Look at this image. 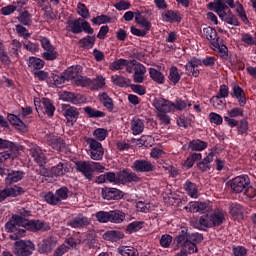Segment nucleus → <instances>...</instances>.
I'll list each match as a JSON object with an SVG mask.
<instances>
[{
    "instance_id": "f257e3e1",
    "label": "nucleus",
    "mask_w": 256,
    "mask_h": 256,
    "mask_svg": "<svg viewBox=\"0 0 256 256\" xmlns=\"http://www.w3.org/2000/svg\"><path fill=\"white\" fill-rule=\"evenodd\" d=\"M6 230L14 233L10 236L11 239L25 237V229L28 231H49L51 226L40 220H27L23 216L13 215L6 223Z\"/></svg>"
},
{
    "instance_id": "f03ea898",
    "label": "nucleus",
    "mask_w": 256,
    "mask_h": 256,
    "mask_svg": "<svg viewBox=\"0 0 256 256\" xmlns=\"http://www.w3.org/2000/svg\"><path fill=\"white\" fill-rule=\"evenodd\" d=\"M224 221L225 211L222 209H216L210 214L201 216L198 220L200 227H207L208 229L219 227V225H223Z\"/></svg>"
},
{
    "instance_id": "7ed1b4c3",
    "label": "nucleus",
    "mask_w": 256,
    "mask_h": 256,
    "mask_svg": "<svg viewBox=\"0 0 256 256\" xmlns=\"http://www.w3.org/2000/svg\"><path fill=\"white\" fill-rule=\"evenodd\" d=\"M75 165L77 171L82 173V175H84L86 179H89V181L93 179V173H95L96 171L99 173H103V171H105V167L97 162L76 161Z\"/></svg>"
},
{
    "instance_id": "20e7f679",
    "label": "nucleus",
    "mask_w": 256,
    "mask_h": 256,
    "mask_svg": "<svg viewBox=\"0 0 256 256\" xmlns=\"http://www.w3.org/2000/svg\"><path fill=\"white\" fill-rule=\"evenodd\" d=\"M0 149L9 150L0 152V161H15L19 157V145L15 142L0 138Z\"/></svg>"
},
{
    "instance_id": "39448f33",
    "label": "nucleus",
    "mask_w": 256,
    "mask_h": 256,
    "mask_svg": "<svg viewBox=\"0 0 256 256\" xmlns=\"http://www.w3.org/2000/svg\"><path fill=\"white\" fill-rule=\"evenodd\" d=\"M69 193V188H67V186H63L57 189L55 193L49 191L44 194V200L48 205H61L63 201H67V199H69Z\"/></svg>"
},
{
    "instance_id": "423d86ee",
    "label": "nucleus",
    "mask_w": 256,
    "mask_h": 256,
    "mask_svg": "<svg viewBox=\"0 0 256 256\" xmlns=\"http://www.w3.org/2000/svg\"><path fill=\"white\" fill-rule=\"evenodd\" d=\"M87 145L90 147V157L94 161H99L103 159L105 150H103V145L101 142L95 140L94 138H88L86 140Z\"/></svg>"
},
{
    "instance_id": "0eeeda50",
    "label": "nucleus",
    "mask_w": 256,
    "mask_h": 256,
    "mask_svg": "<svg viewBox=\"0 0 256 256\" xmlns=\"http://www.w3.org/2000/svg\"><path fill=\"white\" fill-rule=\"evenodd\" d=\"M235 9V0H216L215 2H209L207 9L214 11V13H221V11H227V9Z\"/></svg>"
},
{
    "instance_id": "6e6552de",
    "label": "nucleus",
    "mask_w": 256,
    "mask_h": 256,
    "mask_svg": "<svg viewBox=\"0 0 256 256\" xmlns=\"http://www.w3.org/2000/svg\"><path fill=\"white\" fill-rule=\"evenodd\" d=\"M35 246L31 241L20 240L14 243V255L29 256L33 253Z\"/></svg>"
},
{
    "instance_id": "1a4fd4ad",
    "label": "nucleus",
    "mask_w": 256,
    "mask_h": 256,
    "mask_svg": "<svg viewBox=\"0 0 256 256\" xmlns=\"http://www.w3.org/2000/svg\"><path fill=\"white\" fill-rule=\"evenodd\" d=\"M249 185H251V180L247 175L235 177L230 183V187L234 193H243Z\"/></svg>"
},
{
    "instance_id": "9d476101",
    "label": "nucleus",
    "mask_w": 256,
    "mask_h": 256,
    "mask_svg": "<svg viewBox=\"0 0 256 256\" xmlns=\"http://www.w3.org/2000/svg\"><path fill=\"white\" fill-rule=\"evenodd\" d=\"M34 105L37 113H39V110H44V113L47 114L48 117H53V115H55V105L49 98H42L41 101L35 100Z\"/></svg>"
},
{
    "instance_id": "9b49d317",
    "label": "nucleus",
    "mask_w": 256,
    "mask_h": 256,
    "mask_svg": "<svg viewBox=\"0 0 256 256\" xmlns=\"http://www.w3.org/2000/svg\"><path fill=\"white\" fill-rule=\"evenodd\" d=\"M62 114L67 120V123H70L71 125H75L79 119V110L77 107L71 106L69 104L62 105Z\"/></svg>"
},
{
    "instance_id": "f8f14e48",
    "label": "nucleus",
    "mask_w": 256,
    "mask_h": 256,
    "mask_svg": "<svg viewBox=\"0 0 256 256\" xmlns=\"http://www.w3.org/2000/svg\"><path fill=\"white\" fill-rule=\"evenodd\" d=\"M153 107L159 113H171L173 111V102L162 97L154 98Z\"/></svg>"
},
{
    "instance_id": "ddd939ff",
    "label": "nucleus",
    "mask_w": 256,
    "mask_h": 256,
    "mask_svg": "<svg viewBox=\"0 0 256 256\" xmlns=\"http://www.w3.org/2000/svg\"><path fill=\"white\" fill-rule=\"evenodd\" d=\"M25 190L21 186L14 185L12 187H7L0 191V203H3L7 197H19L23 195Z\"/></svg>"
},
{
    "instance_id": "4468645a",
    "label": "nucleus",
    "mask_w": 256,
    "mask_h": 256,
    "mask_svg": "<svg viewBox=\"0 0 256 256\" xmlns=\"http://www.w3.org/2000/svg\"><path fill=\"white\" fill-rule=\"evenodd\" d=\"M230 95L233 99H237L240 107H245L247 105V95L245 94V90H243L239 84L232 85Z\"/></svg>"
},
{
    "instance_id": "2eb2a0df",
    "label": "nucleus",
    "mask_w": 256,
    "mask_h": 256,
    "mask_svg": "<svg viewBox=\"0 0 256 256\" xmlns=\"http://www.w3.org/2000/svg\"><path fill=\"white\" fill-rule=\"evenodd\" d=\"M176 243L178 247H181V249L186 252V254L189 253V255H193V253H197V244L189 242L185 236H177Z\"/></svg>"
},
{
    "instance_id": "dca6fc26",
    "label": "nucleus",
    "mask_w": 256,
    "mask_h": 256,
    "mask_svg": "<svg viewBox=\"0 0 256 256\" xmlns=\"http://www.w3.org/2000/svg\"><path fill=\"white\" fill-rule=\"evenodd\" d=\"M117 179L119 183L126 185V183H137V181H139V176L129 169H124L117 173Z\"/></svg>"
},
{
    "instance_id": "f3484780",
    "label": "nucleus",
    "mask_w": 256,
    "mask_h": 256,
    "mask_svg": "<svg viewBox=\"0 0 256 256\" xmlns=\"http://www.w3.org/2000/svg\"><path fill=\"white\" fill-rule=\"evenodd\" d=\"M88 225H91V220L83 214H78L68 222V226L72 227V229H83Z\"/></svg>"
},
{
    "instance_id": "a211bd4d",
    "label": "nucleus",
    "mask_w": 256,
    "mask_h": 256,
    "mask_svg": "<svg viewBox=\"0 0 256 256\" xmlns=\"http://www.w3.org/2000/svg\"><path fill=\"white\" fill-rule=\"evenodd\" d=\"M67 82V78L65 77L64 72L63 73H51L47 83L50 87H63L65 83Z\"/></svg>"
},
{
    "instance_id": "6ab92c4d",
    "label": "nucleus",
    "mask_w": 256,
    "mask_h": 256,
    "mask_svg": "<svg viewBox=\"0 0 256 256\" xmlns=\"http://www.w3.org/2000/svg\"><path fill=\"white\" fill-rule=\"evenodd\" d=\"M102 197L106 199V201H117L122 199L123 192L117 188H102Z\"/></svg>"
},
{
    "instance_id": "aec40b11",
    "label": "nucleus",
    "mask_w": 256,
    "mask_h": 256,
    "mask_svg": "<svg viewBox=\"0 0 256 256\" xmlns=\"http://www.w3.org/2000/svg\"><path fill=\"white\" fill-rule=\"evenodd\" d=\"M55 247H57V238L48 237L38 245V250L39 253H51Z\"/></svg>"
},
{
    "instance_id": "412c9836",
    "label": "nucleus",
    "mask_w": 256,
    "mask_h": 256,
    "mask_svg": "<svg viewBox=\"0 0 256 256\" xmlns=\"http://www.w3.org/2000/svg\"><path fill=\"white\" fill-rule=\"evenodd\" d=\"M7 120L15 129L18 131H21L22 133H27L29 131V128H27V124L19 118V116L15 114H8L7 115Z\"/></svg>"
},
{
    "instance_id": "4be33fe9",
    "label": "nucleus",
    "mask_w": 256,
    "mask_h": 256,
    "mask_svg": "<svg viewBox=\"0 0 256 256\" xmlns=\"http://www.w3.org/2000/svg\"><path fill=\"white\" fill-rule=\"evenodd\" d=\"M162 18L164 21H166V23H181V21H183L181 12L174 10H166L164 13H162Z\"/></svg>"
},
{
    "instance_id": "5701e85b",
    "label": "nucleus",
    "mask_w": 256,
    "mask_h": 256,
    "mask_svg": "<svg viewBox=\"0 0 256 256\" xmlns=\"http://www.w3.org/2000/svg\"><path fill=\"white\" fill-rule=\"evenodd\" d=\"M98 100L100 103L109 111V113H113L115 111V103L111 97H109V94L107 92L99 93Z\"/></svg>"
},
{
    "instance_id": "b1692460",
    "label": "nucleus",
    "mask_w": 256,
    "mask_h": 256,
    "mask_svg": "<svg viewBox=\"0 0 256 256\" xmlns=\"http://www.w3.org/2000/svg\"><path fill=\"white\" fill-rule=\"evenodd\" d=\"M82 26H83V18H78L72 21L67 22L66 29L70 33H73L74 35H79V33H82Z\"/></svg>"
},
{
    "instance_id": "393cba45",
    "label": "nucleus",
    "mask_w": 256,
    "mask_h": 256,
    "mask_svg": "<svg viewBox=\"0 0 256 256\" xmlns=\"http://www.w3.org/2000/svg\"><path fill=\"white\" fill-rule=\"evenodd\" d=\"M22 47L23 44L19 40L14 39L8 45V54L14 59H19V53H21Z\"/></svg>"
},
{
    "instance_id": "a878e982",
    "label": "nucleus",
    "mask_w": 256,
    "mask_h": 256,
    "mask_svg": "<svg viewBox=\"0 0 256 256\" xmlns=\"http://www.w3.org/2000/svg\"><path fill=\"white\" fill-rule=\"evenodd\" d=\"M145 73H147V68L143 64H137L134 67L133 81L134 83H143L145 81Z\"/></svg>"
},
{
    "instance_id": "bb28decb",
    "label": "nucleus",
    "mask_w": 256,
    "mask_h": 256,
    "mask_svg": "<svg viewBox=\"0 0 256 256\" xmlns=\"http://www.w3.org/2000/svg\"><path fill=\"white\" fill-rule=\"evenodd\" d=\"M132 169L136 171V173H148L149 171H153L154 167L148 161H136L134 162Z\"/></svg>"
},
{
    "instance_id": "cd10ccee",
    "label": "nucleus",
    "mask_w": 256,
    "mask_h": 256,
    "mask_svg": "<svg viewBox=\"0 0 256 256\" xmlns=\"http://www.w3.org/2000/svg\"><path fill=\"white\" fill-rule=\"evenodd\" d=\"M23 177H25V172L12 170L11 172H8V175L5 178V183L6 185L19 183V181H21Z\"/></svg>"
},
{
    "instance_id": "c85d7f7f",
    "label": "nucleus",
    "mask_w": 256,
    "mask_h": 256,
    "mask_svg": "<svg viewBox=\"0 0 256 256\" xmlns=\"http://www.w3.org/2000/svg\"><path fill=\"white\" fill-rule=\"evenodd\" d=\"M123 237H125V234L117 230H110L103 234V239L105 241H111L112 243H117V241H120Z\"/></svg>"
},
{
    "instance_id": "c756f323",
    "label": "nucleus",
    "mask_w": 256,
    "mask_h": 256,
    "mask_svg": "<svg viewBox=\"0 0 256 256\" xmlns=\"http://www.w3.org/2000/svg\"><path fill=\"white\" fill-rule=\"evenodd\" d=\"M203 33L206 35V39L208 41H211L212 45H214L218 41H221V38L217 34V30L211 26L203 28Z\"/></svg>"
},
{
    "instance_id": "7c9ffc66",
    "label": "nucleus",
    "mask_w": 256,
    "mask_h": 256,
    "mask_svg": "<svg viewBox=\"0 0 256 256\" xmlns=\"http://www.w3.org/2000/svg\"><path fill=\"white\" fill-rule=\"evenodd\" d=\"M209 147V143L200 139H194L188 143V149L191 151H205Z\"/></svg>"
},
{
    "instance_id": "2f4dec72",
    "label": "nucleus",
    "mask_w": 256,
    "mask_h": 256,
    "mask_svg": "<svg viewBox=\"0 0 256 256\" xmlns=\"http://www.w3.org/2000/svg\"><path fill=\"white\" fill-rule=\"evenodd\" d=\"M97 41V37L95 35H87L79 40V45L82 49H93L95 47V43Z\"/></svg>"
},
{
    "instance_id": "473e14b6",
    "label": "nucleus",
    "mask_w": 256,
    "mask_h": 256,
    "mask_svg": "<svg viewBox=\"0 0 256 256\" xmlns=\"http://www.w3.org/2000/svg\"><path fill=\"white\" fill-rule=\"evenodd\" d=\"M79 71H81V66H72L67 68L64 71V77L66 78V81H72L73 83L79 76Z\"/></svg>"
},
{
    "instance_id": "72a5a7b5",
    "label": "nucleus",
    "mask_w": 256,
    "mask_h": 256,
    "mask_svg": "<svg viewBox=\"0 0 256 256\" xmlns=\"http://www.w3.org/2000/svg\"><path fill=\"white\" fill-rule=\"evenodd\" d=\"M190 209L193 213H207L211 208L205 202H190Z\"/></svg>"
},
{
    "instance_id": "f704fd0d",
    "label": "nucleus",
    "mask_w": 256,
    "mask_h": 256,
    "mask_svg": "<svg viewBox=\"0 0 256 256\" xmlns=\"http://www.w3.org/2000/svg\"><path fill=\"white\" fill-rule=\"evenodd\" d=\"M48 145L55 151H61L65 147V140L61 137L52 136L48 139Z\"/></svg>"
},
{
    "instance_id": "c9c22d12",
    "label": "nucleus",
    "mask_w": 256,
    "mask_h": 256,
    "mask_svg": "<svg viewBox=\"0 0 256 256\" xmlns=\"http://www.w3.org/2000/svg\"><path fill=\"white\" fill-rule=\"evenodd\" d=\"M184 189L186 193L192 197V199H197L199 197V190L197 189V184L187 180L184 184Z\"/></svg>"
},
{
    "instance_id": "e433bc0d",
    "label": "nucleus",
    "mask_w": 256,
    "mask_h": 256,
    "mask_svg": "<svg viewBox=\"0 0 256 256\" xmlns=\"http://www.w3.org/2000/svg\"><path fill=\"white\" fill-rule=\"evenodd\" d=\"M145 124L143 123V120L139 118H133L131 120V131L133 132V135H141V132L144 131Z\"/></svg>"
},
{
    "instance_id": "4c0bfd02",
    "label": "nucleus",
    "mask_w": 256,
    "mask_h": 256,
    "mask_svg": "<svg viewBox=\"0 0 256 256\" xmlns=\"http://www.w3.org/2000/svg\"><path fill=\"white\" fill-rule=\"evenodd\" d=\"M111 81L117 87H130V85H131V79L121 76V75L112 76Z\"/></svg>"
},
{
    "instance_id": "58836bf2",
    "label": "nucleus",
    "mask_w": 256,
    "mask_h": 256,
    "mask_svg": "<svg viewBox=\"0 0 256 256\" xmlns=\"http://www.w3.org/2000/svg\"><path fill=\"white\" fill-rule=\"evenodd\" d=\"M28 67L33 69V71H40L45 67V61L41 60L40 58L31 56L28 60Z\"/></svg>"
},
{
    "instance_id": "ea45409f",
    "label": "nucleus",
    "mask_w": 256,
    "mask_h": 256,
    "mask_svg": "<svg viewBox=\"0 0 256 256\" xmlns=\"http://www.w3.org/2000/svg\"><path fill=\"white\" fill-rule=\"evenodd\" d=\"M136 145L138 147L146 148L153 147V145H155V139L153 138V136L143 135L137 140Z\"/></svg>"
},
{
    "instance_id": "a19ab883",
    "label": "nucleus",
    "mask_w": 256,
    "mask_h": 256,
    "mask_svg": "<svg viewBox=\"0 0 256 256\" xmlns=\"http://www.w3.org/2000/svg\"><path fill=\"white\" fill-rule=\"evenodd\" d=\"M212 45L215 47V49H218V55L221 57V59H224L225 61L229 59V48H227L225 44H221V41H218L214 42Z\"/></svg>"
},
{
    "instance_id": "79ce46f5",
    "label": "nucleus",
    "mask_w": 256,
    "mask_h": 256,
    "mask_svg": "<svg viewBox=\"0 0 256 256\" xmlns=\"http://www.w3.org/2000/svg\"><path fill=\"white\" fill-rule=\"evenodd\" d=\"M84 113H86V115L91 119H101L106 115L105 112L92 108L91 106L85 107Z\"/></svg>"
},
{
    "instance_id": "37998d69",
    "label": "nucleus",
    "mask_w": 256,
    "mask_h": 256,
    "mask_svg": "<svg viewBox=\"0 0 256 256\" xmlns=\"http://www.w3.org/2000/svg\"><path fill=\"white\" fill-rule=\"evenodd\" d=\"M168 79H169L170 83H172L174 85H177V83H179V81H181V74H179V68H177V66H172L169 69Z\"/></svg>"
},
{
    "instance_id": "c03bdc74",
    "label": "nucleus",
    "mask_w": 256,
    "mask_h": 256,
    "mask_svg": "<svg viewBox=\"0 0 256 256\" xmlns=\"http://www.w3.org/2000/svg\"><path fill=\"white\" fill-rule=\"evenodd\" d=\"M125 213L120 210L110 211V223H123L125 220Z\"/></svg>"
},
{
    "instance_id": "a18cd8bd",
    "label": "nucleus",
    "mask_w": 256,
    "mask_h": 256,
    "mask_svg": "<svg viewBox=\"0 0 256 256\" xmlns=\"http://www.w3.org/2000/svg\"><path fill=\"white\" fill-rule=\"evenodd\" d=\"M149 75L153 81L156 83H159L160 85H163L165 83V75L161 73V71L155 69V68H150L149 69Z\"/></svg>"
},
{
    "instance_id": "49530a36",
    "label": "nucleus",
    "mask_w": 256,
    "mask_h": 256,
    "mask_svg": "<svg viewBox=\"0 0 256 256\" xmlns=\"http://www.w3.org/2000/svg\"><path fill=\"white\" fill-rule=\"evenodd\" d=\"M30 155L33 157L34 161H45V154L41 147L35 145L30 149Z\"/></svg>"
},
{
    "instance_id": "de8ad7c7",
    "label": "nucleus",
    "mask_w": 256,
    "mask_h": 256,
    "mask_svg": "<svg viewBox=\"0 0 256 256\" xmlns=\"http://www.w3.org/2000/svg\"><path fill=\"white\" fill-rule=\"evenodd\" d=\"M118 253L122 256H139V251L131 246L119 247Z\"/></svg>"
},
{
    "instance_id": "09e8293b",
    "label": "nucleus",
    "mask_w": 256,
    "mask_h": 256,
    "mask_svg": "<svg viewBox=\"0 0 256 256\" xmlns=\"http://www.w3.org/2000/svg\"><path fill=\"white\" fill-rule=\"evenodd\" d=\"M90 89H93V91H99V89H103L105 87V78L103 76H97L93 80H91Z\"/></svg>"
},
{
    "instance_id": "8fccbe9b",
    "label": "nucleus",
    "mask_w": 256,
    "mask_h": 256,
    "mask_svg": "<svg viewBox=\"0 0 256 256\" xmlns=\"http://www.w3.org/2000/svg\"><path fill=\"white\" fill-rule=\"evenodd\" d=\"M143 225H145V222L143 221H134L127 225L126 233H128V235L137 233V231H141V229H143Z\"/></svg>"
},
{
    "instance_id": "3c124183",
    "label": "nucleus",
    "mask_w": 256,
    "mask_h": 256,
    "mask_svg": "<svg viewBox=\"0 0 256 256\" xmlns=\"http://www.w3.org/2000/svg\"><path fill=\"white\" fill-rule=\"evenodd\" d=\"M178 237H186L187 241H189L190 243H194V245H197L203 241V235L199 233H193V234L185 233V234L179 235Z\"/></svg>"
},
{
    "instance_id": "603ef678",
    "label": "nucleus",
    "mask_w": 256,
    "mask_h": 256,
    "mask_svg": "<svg viewBox=\"0 0 256 256\" xmlns=\"http://www.w3.org/2000/svg\"><path fill=\"white\" fill-rule=\"evenodd\" d=\"M230 215H232L234 219H243V207L237 203L231 204Z\"/></svg>"
},
{
    "instance_id": "864d4df0",
    "label": "nucleus",
    "mask_w": 256,
    "mask_h": 256,
    "mask_svg": "<svg viewBox=\"0 0 256 256\" xmlns=\"http://www.w3.org/2000/svg\"><path fill=\"white\" fill-rule=\"evenodd\" d=\"M0 61L2 65H5V67H9V65H11V58H9V54L5 51V45L3 42H0Z\"/></svg>"
},
{
    "instance_id": "5fc2aeb1",
    "label": "nucleus",
    "mask_w": 256,
    "mask_h": 256,
    "mask_svg": "<svg viewBox=\"0 0 256 256\" xmlns=\"http://www.w3.org/2000/svg\"><path fill=\"white\" fill-rule=\"evenodd\" d=\"M32 16L29 13V11L25 10L24 12L20 13V15L17 17L19 23L22 25H25L26 27H29L33 21L31 20Z\"/></svg>"
},
{
    "instance_id": "6e6d98bb",
    "label": "nucleus",
    "mask_w": 256,
    "mask_h": 256,
    "mask_svg": "<svg viewBox=\"0 0 256 256\" xmlns=\"http://www.w3.org/2000/svg\"><path fill=\"white\" fill-rule=\"evenodd\" d=\"M221 21L227 23L228 25H232V27H241V23L239 22V18L235 15L226 16L223 18V15L220 14Z\"/></svg>"
},
{
    "instance_id": "4d7b16f0",
    "label": "nucleus",
    "mask_w": 256,
    "mask_h": 256,
    "mask_svg": "<svg viewBox=\"0 0 256 256\" xmlns=\"http://www.w3.org/2000/svg\"><path fill=\"white\" fill-rule=\"evenodd\" d=\"M185 71L188 77H198L201 73L190 61L186 63Z\"/></svg>"
},
{
    "instance_id": "13d9d810",
    "label": "nucleus",
    "mask_w": 256,
    "mask_h": 256,
    "mask_svg": "<svg viewBox=\"0 0 256 256\" xmlns=\"http://www.w3.org/2000/svg\"><path fill=\"white\" fill-rule=\"evenodd\" d=\"M229 97V86L222 84L219 88V92L216 96H214L212 99L215 101H219V99H227Z\"/></svg>"
},
{
    "instance_id": "bf43d9fd",
    "label": "nucleus",
    "mask_w": 256,
    "mask_h": 256,
    "mask_svg": "<svg viewBox=\"0 0 256 256\" xmlns=\"http://www.w3.org/2000/svg\"><path fill=\"white\" fill-rule=\"evenodd\" d=\"M77 87H89L91 85V78L79 75L73 82Z\"/></svg>"
},
{
    "instance_id": "052dcab7",
    "label": "nucleus",
    "mask_w": 256,
    "mask_h": 256,
    "mask_svg": "<svg viewBox=\"0 0 256 256\" xmlns=\"http://www.w3.org/2000/svg\"><path fill=\"white\" fill-rule=\"evenodd\" d=\"M235 12L244 25H249V18L247 17V12H245L243 5L237 6Z\"/></svg>"
},
{
    "instance_id": "680f3d73",
    "label": "nucleus",
    "mask_w": 256,
    "mask_h": 256,
    "mask_svg": "<svg viewBox=\"0 0 256 256\" xmlns=\"http://www.w3.org/2000/svg\"><path fill=\"white\" fill-rule=\"evenodd\" d=\"M125 65H127V59L120 58L110 64V69L111 71H119L123 69Z\"/></svg>"
},
{
    "instance_id": "e2e57ef3",
    "label": "nucleus",
    "mask_w": 256,
    "mask_h": 256,
    "mask_svg": "<svg viewBox=\"0 0 256 256\" xmlns=\"http://www.w3.org/2000/svg\"><path fill=\"white\" fill-rule=\"evenodd\" d=\"M77 13L80 15L82 19H89V8H87V5L79 2L77 4Z\"/></svg>"
},
{
    "instance_id": "0e129e2a",
    "label": "nucleus",
    "mask_w": 256,
    "mask_h": 256,
    "mask_svg": "<svg viewBox=\"0 0 256 256\" xmlns=\"http://www.w3.org/2000/svg\"><path fill=\"white\" fill-rule=\"evenodd\" d=\"M93 25H105V23H111V17L102 14L100 16L92 18Z\"/></svg>"
},
{
    "instance_id": "69168bd1",
    "label": "nucleus",
    "mask_w": 256,
    "mask_h": 256,
    "mask_svg": "<svg viewBox=\"0 0 256 256\" xmlns=\"http://www.w3.org/2000/svg\"><path fill=\"white\" fill-rule=\"evenodd\" d=\"M93 135L97 139V141H105L107 139V136L109 135V132L107 129L104 128H97L94 130Z\"/></svg>"
},
{
    "instance_id": "338daca9",
    "label": "nucleus",
    "mask_w": 256,
    "mask_h": 256,
    "mask_svg": "<svg viewBox=\"0 0 256 256\" xmlns=\"http://www.w3.org/2000/svg\"><path fill=\"white\" fill-rule=\"evenodd\" d=\"M16 33L19 37H22L24 39H31V33H29V30H27V28H25L21 24L16 25Z\"/></svg>"
},
{
    "instance_id": "774afa93",
    "label": "nucleus",
    "mask_w": 256,
    "mask_h": 256,
    "mask_svg": "<svg viewBox=\"0 0 256 256\" xmlns=\"http://www.w3.org/2000/svg\"><path fill=\"white\" fill-rule=\"evenodd\" d=\"M95 217L99 223H110V211H99L95 214Z\"/></svg>"
}]
</instances>
